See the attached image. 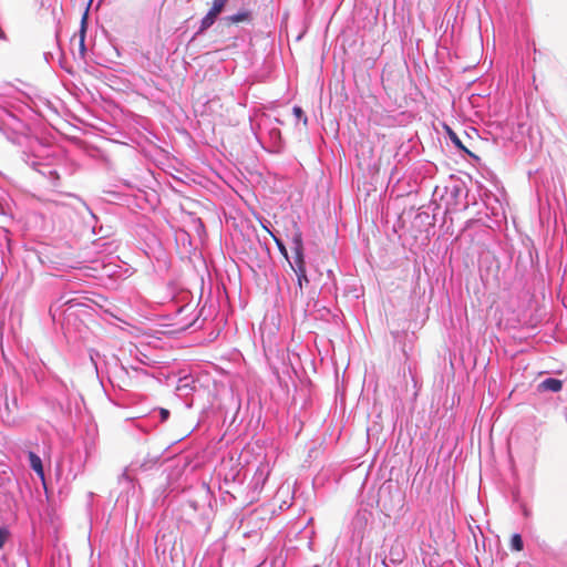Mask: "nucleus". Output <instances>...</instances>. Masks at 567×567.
I'll return each instance as SVG.
<instances>
[{"label":"nucleus","instance_id":"obj_1","mask_svg":"<svg viewBox=\"0 0 567 567\" xmlns=\"http://www.w3.org/2000/svg\"><path fill=\"white\" fill-rule=\"evenodd\" d=\"M382 84L389 97L401 106L406 102V91L412 80L406 68L389 65L382 72Z\"/></svg>","mask_w":567,"mask_h":567},{"label":"nucleus","instance_id":"obj_2","mask_svg":"<svg viewBox=\"0 0 567 567\" xmlns=\"http://www.w3.org/2000/svg\"><path fill=\"white\" fill-rule=\"evenodd\" d=\"M292 251H293V261L289 262L293 272H301V270H306V262L303 256V243L302 235L299 229L292 236Z\"/></svg>","mask_w":567,"mask_h":567},{"label":"nucleus","instance_id":"obj_3","mask_svg":"<svg viewBox=\"0 0 567 567\" xmlns=\"http://www.w3.org/2000/svg\"><path fill=\"white\" fill-rule=\"evenodd\" d=\"M227 1L228 0H214L213 1V6H212L210 10L200 21V28H199L200 32L207 30L208 28H210L214 24L218 14L224 10Z\"/></svg>","mask_w":567,"mask_h":567},{"label":"nucleus","instance_id":"obj_4","mask_svg":"<svg viewBox=\"0 0 567 567\" xmlns=\"http://www.w3.org/2000/svg\"><path fill=\"white\" fill-rule=\"evenodd\" d=\"M28 457L30 461L31 468L37 473V475L40 478L43 480L44 478V470H43V464H42L40 456H38L34 452H29Z\"/></svg>","mask_w":567,"mask_h":567},{"label":"nucleus","instance_id":"obj_5","mask_svg":"<svg viewBox=\"0 0 567 567\" xmlns=\"http://www.w3.org/2000/svg\"><path fill=\"white\" fill-rule=\"evenodd\" d=\"M86 21H87V12H85L82 17V20H81V29H80V32H79V37H80V52H81V55H84L85 54V33H86Z\"/></svg>","mask_w":567,"mask_h":567},{"label":"nucleus","instance_id":"obj_6","mask_svg":"<svg viewBox=\"0 0 567 567\" xmlns=\"http://www.w3.org/2000/svg\"><path fill=\"white\" fill-rule=\"evenodd\" d=\"M540 386L551 392H558L563 388V382L558 379L549 378L542 382Z\"/></svg>","mask_w":567,"mask_h":567},{"label":"nucleus","instance_id":"obj_7","mask_svg":"<svg viewBox=\"0 0 567 567\" xmlns=\"http://www.w3.org/2000/svg\"><path fill=\"white\" fill-rule=\"evenodd\" d=\"M446 133L450 137V140L454 143V145L464 151L465 153L470 154L473 156V154L468 151V148L462 143V141L460 140V137L457 136V134L451 130L449 126H446Z\"/></svg>","mask_w":567,"mask_h":567},{"label":"nucleus","instance_id":"obj_8","mask_svg":"<svg viewBox=\"0 0 567 567\" xmlns=\"http://www.w3.org/2000/svg\"><path fill=\"white\" fill-rule=\"evenodd\" d=\"M250 17H251V14L249 11H241V12L230 16L229 20L233 23H240V22L249 21Z\"/></svg>","mask_w":567,"mask_h":567},{"label":"nucleus","instance_id":"obj_9","mask_svg":"<svg viewBox=\"0 0 567 567\" xmlns=\"http://www.w3.org/2000/svg\"><path fill=\"white\" fill-rule=\"evenodd\" d=\"M296 276H297V282H298V287H299V293H300V297H302V289H303V286H308L309 284V279L307 277V272L306 270H301V272H295Z\"/></svg>","mask_w":567,"mask_h":567},{"label":"nucleus","instance_id":"obj_10","mask_svg":"<svg viewBox=\"0 0 567 567\" xmlns=\"http://www.w3.org/2000/svg\"><path fill=\"white\" fill-rule=\"evenodd\" d=\"M262 228L275 240L279 251L287 258L288 254L284 243L279 238H277L266 226H262Z\"/></svg>","mask_w":567,"mask_h":567},{"label":"nucleus","instance_id":"obj_11","mask_svg":"<svg viewBox=\"0 0 567 567\" xmlns=\"http://www.w3.org/2000/svg\"><path fill=\"white\" fill-rule=\"evenodd\" d=\"M512 548L520 551L523 549V539L518 534L513 535L511 540Z\"/></svg>","mask_w":567,"mask_h":567},{"label":"nucleus","instance_id":"obj_12","mask_svg":"<svg viewBox=\"0 0 567 567\" xmlns=\"http://www.w3.org/2000/svg\"><path fill=\"white\" fill-rule=\"evenodd\" d=\"M292 111H293V114H295L299 120H300V118H302V120H303V123H305V124L307 123V121H308V120H307V116L305 115V113H303V111H302V109H301V107H299V106H295Z\"/></svg>","mask_w":567,"mask_h":567},{"label":"nucleus","instance_id":"obj_13","mask_svg":"<svg viewBox=\"0 0 567 567\" xmlns=\"http://www.w3.org/2000/svg\"><path fill=\"white\" fill-rule=\"evenodd\" d=\"M9 536V532L6 528H0V549L4 546Z\"/></svg>","mask_w":567,"mask_h":567},{"label":"nucleus","instance_id":"obj_14","mask_svg":"<svg viewBox=\"0 0 567 567\" xmlns=\"http://www.w3.org/2000/svg\"><path fill=\"white\" fill-rule=\"evenodd\" d=\"M159 415H161V421L165 422L169 417V411L166 410V409H161L159 410Z\"/></svg>","mask_w":567,"mask_h":567},{"label":"nucleus","instance_id":"obj_15","mask_svg":"<svg viewBox=\"0 0 567 567\" xmlns=\"http://www.w3.org/2000/svg\"><path fill=\"white\" fill-rule=\"evenodd\" d=\"M0 39H6V34L1 28H0Z\"/></svg>","mask_w":567,"mask_h":567},{"label":"nucleus","instance_id":"obj_16","mask_svg":"<svg viewBox=\"0 0 567 567\" xmlns=\"http://www.w3.org/2000/svg\"><path fill=\"white\" fill-rule=\"evenodd\" d=\"M50 174L54 175L56 179L59 178V175L55 172H50Z\"/></svg>","mask_w":567,"mask_h":567}]
</instances>
